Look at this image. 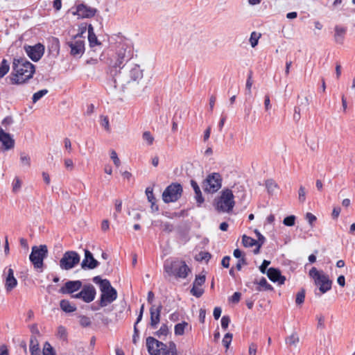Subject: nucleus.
I'll return each instance as SVG.
<instances>
[{"mask_svg": "<svg viewBox=\"0 0 355 355\" xmlns=\"http://www.w3.org/2000/svg\"><path fill=\"white\" fill-rule=\"evenodd\" d=\"M93 282L99 285L100 291L101 293H104L105 291L111 290L114 288L109 280L105 279H103L100 276H96L93 278Z\"/></svg>", "mask_w": 355, "mask_h": 355, "instance_id": "24", "label": "nucleus"}, {"mask_svg": "<svg viewBox=\"0 0 355 355\" xmlns=\"http://www.w3.org/2000/svg\"><path fill=\"white\" fill-rule=\"evenodd\" d=\"M266 187L267 188L268 192L270 194L275 193L279 189L278 184L272 179L267 180L266 181Z\"/></svg>", "mask_w": 355, "mask_h": 355, "instance_id": "29", "label": "nucleus"}, {"mask_svg": "<svg viewBox=\"0 0 355 355\" xmlns=\"http://www.w3.org/2000/svg\"><path fill=\"white\" fill-rule=\"evenodd\" d=\"M254 233L256 234L258 239V240L257 241V243L263 244L266 241L265 237L259 232L258 230H254Z\"/></svg>", "mask_w": 355, "mask_h": 355, "instance_id": "56", "label": "nucleus"}, {"mask_svg": "<svg viewBox=\"0 0 355 355\" xmlns=\"http://www.w3.org/2000/svg\"><path fill=\"white\" fill-rule=\"evenodd\" d=\"M168 334V328L166 324H162L159 329L155 333V335L159 338L166 336Z\"/></svg>", "mask_w": 355, "mask_h": 355, "instance_id": "39", "label": "nucleus"}, {"mask_svg": "<svg viewBox=\"0 0 355 355\" xmlns=\"http://www.w3.org/2000/svg\"><path fill=\"white\" fill-rule=\"evenodd\" d=\"M286 343L289 346L296 347L300 342V338L296 332L286 338Z\"/></svg>", "mask_w": 355, "mask_h": 355, "instance_id": "30", "label": "nucleus"}, {"mask_svg": "<svg viewBox=\"0 0 355 355\" xmlns=\"http://www.w3.org/2000/svg\"><path fill=\"white\" fill-rule=\"evenodd\" d=\"M334 33V40L336 43L342 44L344 41L345 35L347 32V28L345 27L336 26Z\"/></svg>", "mask_w": 355, "mask_h": 355, "instance_id": "25", "label": "nucleus"}, {"mask_svg": "<svg viewBox=\"0 0 355 355\" xmlns=\"http://www.w3.org/2000/svg\"><path fill=\"white\" fill-rule=\"evenodd\" d=\"M110 157L116 166H119L121 162L115 150H112L110 152Z\"/></svg>", "mask_w": 355, "mask_h": 355, "instance_id": "48", "label": "nucleus"}, {"mask_svg": "<svg viewBox=\"0 0 355 355\" xmlns=\"http://www.w3.org/2000/svg\"><path fill=\"white\" fill-rule=\"evenodd\" d=\"M43 355H56L53 347L46 342L44 345Z\"/></svg>", "mask_w": 355, "mask_h": 355, "instance_id": "42", "label": "nucleus"}, {"mask_svg": "<svg viewBox=\"0 0 355 355\" xmlns=\"http://www.w3.org/2000/svg\"><path fill=\"white\" fill-rule=\"evenodd\" d=\"M101 124L102 126L105 128V129L107 131H110V123H109V119L108 117L106 116H101Z\"/></svg>", "mask_w": 355, "mask_h": 355, "instance_id": "49", "label": "nucleus"}, {"mask_svg": "<svg viewBox=\"0 0 355 355\" xmlns=\"http://www.w3.org/2000/svg\"><path fill=\"white\" fill-rule=\"evenodd\" d=\"M299 200L304 202L306 199V190L303 186H300L298 191Z\"/></svg>", "mask_w": 355, "mask_h": 355, "instance_id": "50", "label": "nucleus"}, {"mask_svg": "<svg viewBox=\"0 0 355 355\" xmlns=\"http://www.w3.org/2000/svg\"><path fill=\"white\" fill-rule=\"evenodd\" d=\"M80 261V256L75 251L66 252L60 260V266L62 270H69L74 268Z\"/></svg>", "mask_w": 355, "mask_h": 355, "instance_id": "10", "label": "nucleus"}, {"mask_svg": "<svg viewBox=\"0 0 355 355\" xmlns=\"http://www.w3.org/2000/svg\"><path fill=\"white\" fill-rule=\"evenodd\" d=\"M255 283L259 284L256 288L257 291H261L262 290L261 288L266 291H271L273 289L272 286L268 283L267 280L264 277H262L259 282Z\"/></svg>", "mask_w": 355, "mask_h": 355, "instance_id": "32", "label": "nucleus"}, {"mask_svg": "<svg viewBox=\"0 0 355 355\" xmlns=\"http://www.w3.org/2000/svg\"><path fill=\"white\" fill-rule=\"evenodd\" d=\"M242 243L245 247L250 248L257 245V240L246 235H243L242 236Z\"/></svg>", "mask_w": 355, "mask_h": 355, "instance_id": "33", "label": "nucleus"}, {"mask_svg": "<svg viewBox=\"0 0 355 355\" xmlns=\"http://www.w3.org/2000/svg\"><path fill=\"white\" fill-rule=\"evenodd\" d=\"M48 93V90L46 89L38 91L35 93L33 96V102L35 103L37 101H39L42 97L46 95Z\"/></svg>", "mask_w": 355, "mask_h": 355, "instance_id": "41", "label": "nucleus"}, {"mask_svg": "<svg viewBox=\"0 0 355 355\" xmlns=\"http://www.w3.org/2000/svg\"><path fill=\"white\" fill-rule=\"evenodd\" d=\"M182 187L179 183H172L168 185L162 193V200L166 203L178 200L182 194Z\"/></svg>", "mask_w": 355, "mask_h": 355, "instance_id": "8", "label": "nucleus"}, {"mask_svg": "<svg viewBox=\"0 0 355 355\" xmlns=\"http://www.w3.org/2000/svg\"><path fill=\"white\" fill-rule=\"evenodd\" d=\"M12 68L15 75L11 78L12 84H22L33 77L35 73L34 65L24 58H14Z\"/></svg>", "mask_w": 355, "mask_h": 355, "instance_id": "2", "label": "nucleus"}, {"mask_svg": "<svg viewBox=\"0 0 355 355\" xmlns=\"http://www.w3.org/2000/svg\"><path fill=\"white\" fill-rule=\"evenodd\" d=\"M17 285V280L14 276V271L12 268H9L6 272L5 279V288L7 292H10Z\"/></svg>", "mask_w": 355, "mask_h": 355, "instance_id": "21", "label": "nucleus"}, {"mask_svg": "<svg viewBox=\"0 0 355 355\" xmlns=\"http://www.w3.org/2000/svg\"><path fill=\"white\" fill-rule=\"evenodd\" d=\"M191 329V326L188 322L183 321L180 323H178L175 325L174 331L176 336H182L184 334L185 329Z\"/></svg>", "mask_w": 355, "mask_h": 355, "instance_id": "27", "label": "nucleus"}, {"mask_svg": "<svg viewBox=\"0 0 355 355\" xmlns=\"http://www.w3.org/2000/svg\"><path fill=\"white\" fill-rule=\"evenodd\" d=\"M88 40L91 47L101 44V43L98 40L97 37L94 32V28L91 24L88 26Z\"/></svg>", "mask_w": 355, "mask_h": 355, "instance_id": "26", "label": "nucleus"}, {"mask_svg": "<svg viewBox=\"0 0 355 355\" xmlns=\"http://www.w3.org/2000/svg\"><path fill=\"white\" fill-rule=\"evenodd\" d=\"M247 264V262H246V259L244 258V257H242L241 258L239 261H238V263H236V268L238 270H241V268H242V266L243 265H246Z\"/></svg>", "mask_w": 355, "mask_h": 355, "instance_id": "61", "label": "nucleus"}, {"mask_svg": "<svg viewBox=\"0 0 355 355\" xmlns=\"http://www.w3.org/2000/svg\"><path fill=\"white\" fill-rule=\"evenodd\" d=\"M0 142L2 144L3 150H9L15 146L14 139L1 127H0Z\"/></svg>", "mask_w": 355, "mask_h": 355, "instance_id": "19", "label": "nucleus"}, {"mask_svg": "<svg viewBox=\"0 0 355 355\" xmlns=\"http://www.w3.org/2000/svg\"><path fill=\"white\" fill-rule=\"evenodd\" d=\"M146 194L148 198V200L150 202L155 201V198L153 194V189L150 187H147L146 189Z\"/></svg>", "mask_w": 355, "mask_h": 355, "instance_id": "51", "label": "nucleus"}, {"mask_svg": "<svg viewBox=\"0 0 355 355\" xmlns=\"http://www.w3.org/2000/svg\"><path fill=\"white\" fill-rule=\"evenodd\" d=\"M61 309L66 313H71L76 310V307L72 305L69 300H62L60 302Z\"/></svg>", "mask_w": 355, "mask_h": 355, "instance_id": "28", "label": "nucleus"}, {"mask_svg": "<svg viewBox=\"0 0 355 355\" xmlns=\"http://www.w3.org/2000/svg\"><path fill=\"white\" fill-rule=\"evenodd\" d=\"M84 251L85 258L81 263V268L84 270H92L96 268L99 264L98 261L94 259L92 253L89 250L85 249Z\"/></svg>", "mask_w": 355, "mask_h": 355, "instance_id": "17", "label": "nucleus"}, {"mask_svg": "<svg viewBox=\"0 0 355 355\" xmlns=\"http://www.w3.org/2000/svg\"><path fill=\"white\" fill-rule=\"evenodd\" d=\"M222 185L221 176L218 173L209 175L203 182V189L205 192L214 193L219 190Z\"/></svg>", "mask_w": 355, "mask_h": 355, "instance_id": "9", "label": "nucleus"}, {"mask_svg": "<svg viewBox=\"0 0 355 355\" xmlns=\"http://www.w3.org/2000/svg\"><path fill=\"white\" fill-rule=\"evenodd\" d=\"M10 66L8 61L3 59L0 65V78H3L9 71Z\"/></svg>", "mask_w": 355, "mask_h": 355, "instance_id": "34", "label": "nucleus"}, {"mask_svg": "<svg viewBox=\"0 0 355 355\" xmlns=\"http://www.w3.org/2000/svg\"><path fill=\"white\" fill-rule=\"evenodd\" d=\"M97 12V10L94 8L88 6L84 3H80L76 6V10L73 12V15H77L78 18H92Z\"/></svg>", "mask_w": 355, "mask_h": 355, "instance_id": "15", "label": "nucleus"}, {"mask_svg": "<svg viewBox=\"0 0 355 355\" xmlns=\"http://www.w3.org/2000/svg\"><path fill=\"white\" fill-rule=\"evenodd\" d=\"M261 37V34L260 33H258L257 32H252L250 35V42L251 44V46L252 47H255L257 44H258V41H259V39Z\"/></svg>", "mask_w": 355, "mask_h": 355, "instance_id": "36", "label": "nucleus"}, {"mask_svg": "<svg viewBox=\"0 0 355 355\" xmlns=\"http://www.w3.org/2000/svg\"><path fill=\"white\" fill-rule=\"evenodd\" d=\"M20 164L23 167H25L26 168H29L31 165V157L26 154V153L23 152L20 153V157H19Z\"/></svg>", "mask_w": 355, "mask_h": 355, "instance_id": "31", "label": "nucleus"}, {"mask_svg": "<svg viewBox=\"0 0 355 355\" xmlns=\"http://www.w3.org/2000/svg\"><path fill=\"white\" fill-rule=\"evenodd\" d=\"M211 258V254L207 252H200L198 253V254L196 255V260L202 261L203 260L205 261H209Z\"/></svg>", "mask_w": 355, "mask_h": 355, "instance_id": "43", "label": "nucleus"}, {"mask_svg": "<svg viewBox=\"0 0 355 355\" xmlns=\"http://www.w3.org/2000/svg\"><path fill=\"white\" fill-rule=\"evenodd\" d=\"M195 198L198 203V206H200L204 202V198L202 197L201 191L195 193Z\"/></svg>", "mask_w": 355, "mask_h": 355, "instance_id": "58", "label": "nucleus"}, {"mask_svg": "<svg viewBox=\"0 0 355 355\" xmlns=\"http://www.w3.org/2000/svg\"><path fill=\"white\" fill-rule=\"evenodd\" d=\"M96 289L92 284L85 285L81 291L78 293L72 295L73 298L81 299L86 303L92 302L96 296Z\"/></svg>", "mask_w": 355, "mask_h": 355, "instance_id": "11", "label": "nucleus"}, {"mask_svg": "<svg viewBox=\"0 0 355 355\" xmlns=\"http://www.w3.org/2000/svg\"><path fill=\"white\" fill-rule=\"evenodd\" d=\"M257 345L254 343H252L249 345L248 353L249 355H257Z\"/></svg>", "mask_w": 355, "mask_h": 355, "instance_id": "53", "label": "nucleus"}, {"mask_svg": "<svg viewBox=\"0 0 355 355\" xmlns=\"http://www.w3.org/2000/svg\"><path fill=\"white\" fill-rule=\"evenodd\" d=\"M116 298L117 292L115 288L105 291L104 293H101V298L99 300V306L101 307H105L113 302Z\"/></svg>", "mask_w": 355, "mask_h": 355, "instance_id": "16", "label": "nucleus"}, {"mask_svg": "<svg viewBox=\"0 0 355 355\" xmlns=\"http://www.w3.org/2000/svg\"><path fill=\"white\" fill-rule=\"evenodd\" d=\"M64 166L66 168H69L70 171H72L73 168V162L71 159H64Z\"/></svg>", "mask_w": 355, "mask_h": 355, "instance_id": "64", "label": "nucleus"}, {"mask_svg": "<svg viewBox=\"0 0 355 355\" xmlns=\"http://www.w3.org/2000/svg\"><path fill=\"white\" fill-rule=\"evenodd\" d=\"M241 294L239 292H235L231 297L233 303H238L240 301Z\"/></svg>", "mask_w": 355, "mask_h": 355, "instance_id": "60", "label": "nucleus"}, {"mask_svg": "<svg viewBox=\"0 0 355 355\" xmlns=\"http://www.w3.org/2000/svg\"><path fill=\"white\" fill-rule=\"evenodd\" d=\"M295 216L293 215H291V216L286 217L283 220V223L286 226L291 227L295 225Z\"/></svg>", "mask_w": 355, "mask_h": 355, "instance_id": "44", "label": "nucleus"}, {"mask_svg": "<svg viewBox=\"0 0 355 355\" xmlns=\"http://www.w3.org/2000/svg\"><path fill=\"white\" fill-rule=\"evenodd\" d=\"M30 351H31V353H32V352H40L39 345H38V343H37L36 340H33V339L31 340Z\"/></svg>", "mask_w": 355, "mask_h": 355, "instance_id": "46", "label": "nucleus"}, {"mask_svg": "<svg viewBox=\"0 0 355 355\" xmlns=\"http://www.w3.org/2000/svg\"><path fill=\"white\" fill-rule=\"evenodd\" d=\"M142 138L148 146H150L153 144L154 137L149 131L144 132L142 135Z\"/></svg>", "mask_w": 355, "mask_h": 355, "instance_id": "37", "label": "nucleus"}, {"mask_svg": "<svg viewBox=\"0 0 355 355\" xmlns=\"http://www.w3.org/2000/svg\"><path fill=\"white\" fill-rule=\"evenodd\" d=\"M13 123L12 118L11 116H6L3 121H2V125L5 127V131L7 130V126L12 124Z\"/></svg>", "mask_w": 355, "mask_h": 355, "instance_id": "55", "label": "nucleus"}, {"mask_svg": "<svg viewBox=\"0 0 355 355\" xmlns=\"http://www.w3.org/2000/svg\"><path fill=\"white\" fill-rule=\"evenodd\" d=\"M234 198L232 190L229 189L223 190L220 196L214 200L216 209L220 212L232 211L235 205Z\"/></svg>", "mask_w": 355, "mask_h": 355, "instance_id": "4", "label": "nucleus"}, {"mask_svg": "<svg viewBox=\"0 0 355 355\" xmlns=\"http://www.w3.org/2000/svg\"><path fill=\"white\" fill-rule=\"evenodd\" d=\"M306 219L308 220L310 225L312 226L313 223L316 220V217L311 213L309 212L306 214Z\"/></svg>", "mask_w": 355, "mask_h": 355, "instance_id": "57", "label": "nucleus"}, {"mask_svg": "<svg viewBox=\"0 0 355 355\" xmlns=\"http://www.w3.org/2000/svg\"><path fill=\"white\" fill-rule=\"evenodd\" d=\"M48 249L46 245L40 246H33L32 252L29 256L30 261L36 269H42L44 266V259L47 257Z\"/></svg>", "mask_w": 355, "mask_h": 355, "instance_id": "7", "label": "nucleus"}, {"mask_svg": "<svg viewBox=\"0 0 355 355\" xmlns=\"http://www.w3.org/2000/svg\"><path fill=\"white\" fill-rule=\"evenodd\" d=\"M162 306L160 304L156 309L155 306H152L150 309V324L153 328H156L157 325L160 321V313Z\"/></svg>", "mask_w": 355, "mask_h": 355, "instance_id": "23", "label": "nucleus"}, {"mask_svg": "<svg viewBox=\"0 0 355 355\" xmlns=\"http://www.w3.org/2000/svg\"><path fill=\"white\" fill-rule=\"evenodd\" d=\"M130 51H128L123 46L118 50L116 53L115 60L112 62L110 66L111 68L119 69L125 63L129 62L128 60L130 58Z\"/></svg>", "mask_w": 355, "mask_h": 355, "instance_id": "12", "label": "nucleus"}, {"mask_svg": "<svg viewBox=\"0 0 355 355\" xmlns=\"http://www.w3.org/2000/svg\"><path fill=\"white\" fill-rule=\"evenodd\" d=\"M267 276L274 282H278L279 284H284L286 277L281 275L279 270L275 268H270L267 271Z\"/></svg>", "mask_w": 355, "mask_h": 355, "instance_id": "22", "label": "nucleus"}, {"mask_svg": "<svg viewBox=\"0 0 355 355\" xmlns=\"http://www.w3.org/2000/svg\"><path fill=\"white\" fill-rule=\"evenodd\" d=\"M232 334L230 333H227L223 339V345L227 349L232 342Z\"/></svg>", "mask_w": 355, "mask_h": 355, "instance_id": "45", "label": "nucleus"}, {"mask_svg": "<svg viewBox=\"0 0 355 355\" xmlns=\"http://www.w3.org/2000/svg\"><path fill=\"white\" fill-rule=\"evenodd\" d=\"M68 44L71 49L70 53L73 56H80L83 54L85 51V41L81 35H76L72 41L68 42Z\"/></svg>", "mask_w": 355, "mask_h": 355, "instance_id": "13", "label": "nucleus"}, {"mask_svg": "<svg viewBox=\"0 0 355 355\" xmlns=\"http://www.w3.org/2000/svg\"><path fill=\"white\" fill-rule=\"evenodd\" d=\"M21 180L18 177H15L12 182V192L17 193L21 189Z\"/></svg>", "mask_w": 355, "mask_h": 355, "instance_id": "40", "label": "nucleus"}, {"mask_svg": "<svg viewBox=\"0 0 355 355\" xmlns=\"http://www.w3.org/2000/svg\"><path fill=\"white\" fill-rule=\"evenodd\" d=\"M230 257H228V256H225L222 259V261H221V264L222 266L224 267V268H229L230 266Z\"/></svg>", "mask_w": 355, "mask_h": 355, "instance_id": "62", "label": "nucleus"}, {"mask_svg": "<svg viewBox=\"0 0 355 355\" xmlns=\"http://www.w3.org/2000/svg\"><path fill=\"white\" fill-rule=\"evenodd\" d=\"M305 298V290L302 289L300 291H299L295 297V303L297 305H301L304 303Z\"/></svg>", "mask_w": 355, "mask_h": 355, "instance_id": "38", "label": "nucleus"}, {"mask_svg": "<svg viewBox=\"0 0 355 355\" xmlns=\"http://www.w3.org/2000/svg\"><path fill=\"white\" fill-rule=\"evenodd\" d=\"M80 324L83 327H87L89 326L91 324L90 319L87 316H81L80 319Z\"/></svg>", "mask_w": 355, "mask_h": 355, "instance_id": "54", "label": "nucleus"}, {"mask_svg": "<svg viewBox=\"0 0 355 355\" xmlns=\"http://www.w3.org/2000/svg\"><path fill=\"white\" fill-rule=\"evenodd\" d=\"M205 282V275H197L193 283V287L191 289V293L196 297H200L204 293V289L201 286Z\"/></svg>", "mask_w": 355, "mask_h": 355, "instance_id": "18", "label": "nucleus"}, {"mask_svg": "<svg viewBox=\"0 0 355 355\" xmlns=\"http://www.w3.org/2000/svg\"><path fill=\"white\" fill-rule=\"evenodd\" d=\"M221 312H222V310H221L220 307H215L214 308L213 315H214L215 320H218L220 317Z\"/></svg>", "mask_w": 355, "mask_h": 355, "instance_id": "63", "label": "nucleus"}, {"mask_svg": "<svg viewBox=\"0 0 355 355\" xmlns=\"http://www.w3.org/2000/svg\"><path fill=\"white\" fill-rule=\"evenodd\" d=\"M270 261L267 260H263L262 264L259 267V270L261 273L264 274L266 273L267 267L270 265Z\"/></svg>", "mask_w": 355, "mask_h": 355, "instance_id": "59", "label": "nucleus"}, {"mask_svg": "<svg viewBox=\"0 0 355 355\" xmlns=\"http://www.w3.org/2000/svg\"><path fill=\"white\" fill-rule=\"evenodd\" d=\"M24 49L28 57L34 62L38 61L44 52V46L41 44L35 46H24Z\"/></svg>", "mask_w": 355, "mask_h": 355, "instance_id": "14", "label": "nucleus"}, {"mask_svg": "<svg viewBox=\"0 0 355 355\" xmlns=\"http://www.w3.org/2000/svg\"><path fill=\"white\" fill-rule=\"evenodd\" d=\"M146 347L150 355H178L176 345L172 341L166 345L149 336L146 338Z\"/></svg>", "mask_w": 355, "mask_h": 355, "instance_id": "3", "label": "nucleus"}, {"mask_svg": "<svg viewBox=\"0 0 355 355\" xmlns=\"http://www.w3.org/2000/svg\"><path fill=\"white\" fill-rule=\"evenodd\" d=\"M164 271L168 275H173L178 278L184 279L187 277L190 269L185 263L184 261H166L164 266Z\"/></svg>", "mask_w": 355, "mask_h": 355, "instance_id": "5", "label": "nucleus"}, {"mask_svg": "<svg viewBox=\"0 0 355 355\" xmlns=\"http://www.w3.org/2000/svg\"><path fill=\"white\" fill-rule=\"evenodd\" d=\"M115 213L114 214V217L115 218H117V214L121 212L122 210V201L120 200H115Z\"/></svg>", "mask_w": 355, "mask_h": 355, "instance_id": "47", "label": "nucleus"}, {"mask_svg": "<svg viewBox=\"0 0 355 355\" xmlns=\"http://www.w3.org/2000/svg\"><path fill=\"white\" fill-rule=\"evenodd\" d=\"M143 78L139 65L132 62L125 63L119 69L111 68L109 71L108 87L112 89L132 88L139 85Z\"/></svg>", "mask_w": 355, "mask_h": 355, "instance_id": "1", "label": "nucleus"}, {"mask_svg": "<svg viewBox=\"0 0 355 355\" xmlns=\"http://www.w3.org/2000/svg\"><path fill=\"white\" fill-rule=\"evenodd\" d=\"M82 282L79 280L68 281L60 289V292L63 294H72L82 288Z\"/></svg>", "mask_w": 355, "mask_h": 355, "instance_id": "20", "label": "nucleus"}, {"mask_svg": "<svg viewBox=\"0 0 355 355\" xmlns=\"http://www.w3.org/2000/svg\"><path fill=\"white\" fill-rule=\"evenodd\" d=\"M309 275L314 280L315 284L319 286L322 293H325L331 288L332 282L322 270H318L313 267L309 270Z\"/></svg>", "mask_w": 355, "mask_h": 355, "instance_id": "6", "label": "nucleus"}, {"mask_svg": "<svg viewBox=\"0 0 355 355\" xmlns=\"http://www.w3.org/2000/svg\"><path fill=\"white\" fill-rule=\"evenodd\" d=\"M57 336L62 340H66L67 338V331L64 327L59 326L57 331Z\"/></svg>", "mask_w": 355, "mask_h": 355, "instance_id": "35", "label": "nucleus"}, {"mask_svg": "<svg viewBox=\"0 0 355 355\" xmlns=\"http://www.w3.org/2000/svg\"><path fill=\"white\" fill-rule=\"evenodd\" d=\"M230 322V318L228 315H223L221 318V327L223 329H226Z\"/></svg>", "mask_w": 355, "mask_h": 355, "instance_id": "52", "label": "nucleus"}]
</instances>
